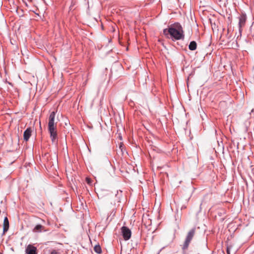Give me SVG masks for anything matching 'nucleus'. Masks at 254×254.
I'll list each match as a JSON object with an SVG mask.
<instances>
[{
    "instance_id": "obj_1",
    "label": "nucleus",
    "mask_w": 254,
    "mask_h": 254,
    "mask_svg": "<svg viewBox=\"0 0 254 254\" xmlns=\"http://www.w3.org/2000/svg\"><path fill=\"white\" fill-rule=\"evenodd\" d=\"M184 31L182 26L179 23H175L168 29L163 30V34L169 38L170 35L176 40H180L184 38Z\"/></svg>"
},
{
    "instance_id": "obj_2",
    "label": "nucleus",
    "mask_w": 254,
    "mask_h": 254,
    "mask_svg": "<svg viewBox=\"0 0 254 254\" xmlns=\"http://www.w3.org/2000/svg\"><path fill=\"white\" fill-rule=\"evenodd\" d=\"M55 115L56 113L52 112L50 115L48 122V130L53 143H56L57 140V123L55 122Z\"/></svg>"
},
{
    "instance_id": "obj_3",
    "label": "nucleus",
    "mask_w": 254,
    "mask_h": 254,
    "mask_svg": "<svg viewBox=\"0 0 254 254\" xmlns=\"http://www.w3.org/2000/svg\"><path fill=\"white\" fill-rule=\"evenodd\" d=\"M195 232V229L193 228L191 229L188 233L185 241L183 245L182 248L183 250H186L188 248L190 243L192 239Z\"/></svg>"
},
{
    "instance_id": "obj_4",
    "label": "nucleus",
    "mask_w": 254,
    "mask_h": 254,
    "mask_svg": "<svg viewBox=\"0 0 254 254\" xmlns=\"http://www.w3.org/2000/svg\"><path fill=\"white\" fill-rule=\"evenodd\" d=\"M121 232L124 239L125 241H127L130 238L131 235V232L128 228L126 226L122 227L121 228Z\"/></svg>"
},
{
    "instance_id": "obj_5",
    "label": "nucleus",
    "mask_w": 254,
    "mask_h": 254,
    "mask_svg": "<svg viewBox=\"0 0 254 254\" xmlns=\"http://www.w3.org/2000/svg\"><path fill=\"white\" fill-rule=\"evenodd\" d=\"M246 20L247 16L245 14H242L239 17V27L240 33L242 32V28L245 26Z\"/></svg>"
},
{
    "instance_id": "obj_6",
    "label": "nucleus",
    "mask_w": 254,
    "mask_h": 254,
    "mask_svg": "<svg viewBox=\"0 0 254 254\" xmlns=\"http://www.w3.org/2000/svg\"><path fill=\"white\" fill-rule=\"evenodd\" d=\"M239 248L234 244H231L227 246V254H235L238 250Z\"/></svg>"
},
{
    "instance_id": "obj_7",
    "label": "nucleus",
    "mask_w": 254,
    "mask_h": 254,
    "mask_svg": "<svg viewBox=\"0 0 254 254\" xmlns=\"http://www.w3.org/2000/svg\"><path fill=\"white\" fill-rule=\"evenodd\" d=\"M32 132V130L31 127L27 128L24 131V133H23V138H24V140H25L26 141H27L29 140L30 137L31 135Z\"/></svg>"
},
{
    "instance_id": "obj_8",
    "label": "nucleus",
    "mask_w": 254,
    "mask_h": 254,
    "mask_svg": "<svg viewBox=\"0 0 254 254\" xmlns=\"http://www.w3.org/2000/svg\"><path fill=\"white\" fill-rule=\"evenodd\" d=\"M26 253L27 254H37L36 248L31 245H29L26 249Z\"/></svg>"
},
{
    "instance_id": "obj_9",
    "label": "nucleus",
    "mask_w": 254,
    "mask_h": 254,
    "mask_svg": "<svg viewBox=\"0 0 254 254\" xmlns=\"http://www.w3.org/2000/svg\"><path fill=\"white\" fill-rule=\"evenodd\" d=\"M9 224L8 218L7 217H5L4 218L3 223V233L5 234L9 229Z\"/></svg>"
},
{
    "instance_id": "obj_10",
    "label": "nucleus",
    "mask_w": 254,
    "mask_h": 254,
    "mask_svg": "<svg viewBox=\"0 0 254 254\" xmlns=\"http://www.w3.org/2000/svg\"><path fill=\"white\" fill-rule=\"evenodd\" d=\"M45 228L43 226L40 224L37 225L33 230V231L35 233L41 232L42 231H45Z\"/></svg>"
},
{
    "instance_id": "obj_11",
    "label": "nucleus",
    "mask_w": 254,
    "mask_h": 254,
    "mask_svg": "<svg viewBox=\"0 0 254 254\" xmlns=\"http://www.w3.org/2000/svg\"><path fill=\"white\" fill-rule=\"evenodd\" d=\"M197 44L196 43L193 41L190 42L189 46V48L191 51L195 50L196 49Z\"/></svg>"
},
{
    "instance_id": "obj_12",
    "label": "nucleus",
    "mask_w": 254,
    "mask_h": 254,
    "mask_svg": "<svg viewBox=\"0 0 254 254\" xmlns=\"http://www.w3.org/2000/svg\"><path fill=\"white\" fill-rule=\"evenodd\" d=\"M98 194V196L99 197V196L101 197V198L103 197L106 195L108 194V191L106 190H99Z\"/></svg>"
},
{
    "instance_id": "obj_13",
    "label": "nucleus",
    "mask_w": 254,
    "mask_h": 254,
    "mask_svg": "<svg viewBox=\"0 0 254 254\" xmlns=\"http://www.w3.org/2000/svg\"><path fill=\"white\" fill-rule=\"evenodd\" d=\"M94 250L98 254H100L102 252L101 248L99 245H96L94 248Z\"/></svg>"
},
{
    "instance_id": "obj_14",
    "label": "nucleus",
    "mask_w": 254,
    "mask_h": 254,
    "mask_svg": "<svg viewBox=\"0 0 254 254\" xmlns=\"http://www.w3.org/2000/svg\"><path fill=\"white\" fill-rule=\"evenodd\" d=\"M86 182L89 185H91L92 180H91V179L90 178H88V177L86 178Z\"/></svg>"
},
{
    "instance_id": "obj_15",
    "label": "nucleus",
    "mask_w": 254,
    "mask_h": 254,
    "mask_svg": "<svg viewBox=\"0 0 254 254\" xmlns=\"http://www.w3.org/2000/svg\"><path fill=\"white\" fill-rule=\"evenodd\" d=\"M51 254H59V253L56 250H53Z\"/></svg>"
}]
</instances>
